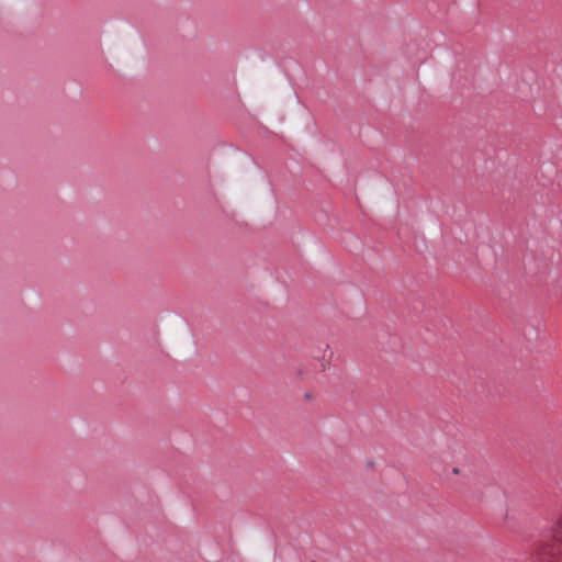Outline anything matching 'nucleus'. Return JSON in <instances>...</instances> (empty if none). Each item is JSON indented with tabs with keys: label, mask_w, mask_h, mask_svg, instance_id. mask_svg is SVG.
Listing matches in <instances>:
<instances>
[{
	"label": "nucleus",
	"mask_w": 562,
	"mask_h": 562,
	"mask_svg": "<svg viewBox=\"0 0 562 562\" xmlns=\"http://www.w3.org/2000/svg\"><path fill=\"white\" fill-rule=\"evenodd\" d=\"M333 352L329 349V346H326L323 353V359L321 363V369L325 371L329 366V360L331 358Z\"/></svg>",
	"instance_id": "f257e3e1"
},
{
	"label": "nucleus",
	"mask_w": 562,
	"mask_h": 562,
	"mask_svg": "<svg viewBox=\"0 0 562 562\" xmlns=\"http://www.w3.org/2000/svg\"><path fill=\"white\" fill-rule=\"evenodd\" d=\"M554 538L562 542V517L558 520V524L554 528Z\"/></svg>",
	"instance_id": "f03ea898"
},
{
	"label": "nucleus",
	"mask_w": 562,
	"mask_h": 562,
	"mask_svg": "<svg viewBox=\"0 0 562 562\" xmlns=\"http://www.w3.org/2000/svg\"><path fill=\"white\" fill-rule=\"evenodd\" d=\"M304 397L307 400V401H313L315 398V395L313 393H305L304 394Z\"/></svg>",
	"instance_id": "7ed1b4c3"
},
{
	"label": "nucleus",
	"mask_w": 562,
	"mask_h": 562,
	"mask_svg": "<svg viewBox=\"0 0 562 562\" xmlns=\"http://www.w3.org/2000/svg\"><path fill=\"white\" fill-rule=\"evenodd\" d=\"M452 474L453 475H459L460 474V469L459 468H453L452 469Z\"/></svg>",
	"instance_id": "20e7f679"
},
{
	"label": "nucleus",
	"mask_w": 562,
	"mask_h": 562,
	"mask_svg": "<svg viewBox=\"0 0 562 562\" xmlns=\"http://www.w3.org/2000/svg\"><path fill=\"white\" fill-rule=\"evenodd\" d=\"M297 375L302 378V371H297Z\"/></svg>",
	"instance_id": "39448f33"
}]
</instances>
